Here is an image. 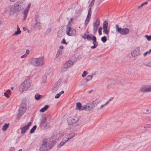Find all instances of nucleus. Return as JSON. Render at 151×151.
<instances>
[{
    "label": "nucleus",
    "instance_id": "obj_31",
    "mask_svg": "<svg viewBox=\"0 0 151 151\" xmlns=\"http://www.w3.org/2000/svg\"><path fill=\"white\" fill-rule=\"evenodd\" d=\"M93 36H94L93 35L91 34H90L89 35H88L87 36L86 39L88 41H90V40H92V39L93 38Z\"/></svg>",
    "mask_w": 151,
    "mask_h": 151
},
{
    "label": "nucleus",
    "instance_id": "obj_23",
    "mask_svg": "<svg viewBox=\"0 0 151 151\" xmlns=\"http://www.w3.org/2000/svg\"><path fill=\"white\" fill-rule=\"evenodd\" d=\"M91 16V15H87V16L85 22V25H86L89 22L90 20Z\"/></svg>",
    "mask_w": 151,
    "mask_h": 151
},
{
    "label": "nucleus",
    "instance_id": "obj_35",
    "mask_svg": "<svg viewBox=\"0 0 151 151\" xmlns=\"http://www.w3.org/2000/svg\"><path fill=\"white\" fill-rule=\"evenodd\" d=\"M103 29V32L104 33L107 35L109 33V30L107 29V28H104Z\"/></svg>",
    "mask_w": 151,
    "mask_h": 151
},
{
    "label": "nucleus",
    "instance_id": "obj_15",
    "mask_svg": "<svg viewBox=\"0 0 151 151\" xmlns=\"http://www.w3.org/2000/svg\"><path fill=\"white\" fill-rule=\"evenodd\" d=\"M92 40H93V45L91 47V48L94 49L96 48L98 45V43L96 41V38L95 36H93Z\"/></svg>",
    "mask_w": 151,
    "mask_h": 151
},
{
    "label": "nucleus",
    "instance_id": "obj_55",
    "mask_svg": "<svg viewBox=\"0 0 151 151\" xmlns=\"http://www.w3.org/2000/svg\"><path fill=\"white\" fill-rule=\"evenodd\" d=\"M29 52V50H26V54L27 55V54H28Z\"/></svg>",
    "mask_w": 151,
    "mask_h": 151
},
{
    "label": "nucleus",
    "instance_id": "obj_11",
    "mask_svg": "<svg viewBox=\"0 0 151 151\" xmlns=\"http://www.w3.org/2000/svg\"><path fill=\"white\" fill-rule=\"evenodd\" d=\"M67 120L69 124L71 125L76 123L78 121V119L77 118L73 119L69 117L67 118Z\"/></svg>",
    "mask_w": 151,
    "mask_h": 151
},
{
    "label": "nucleus",
    "instance_id": "obj_12",
    "mask_svg": "<svg viewBox=\"0 0 151 151\" xmlns=\"http://www.w3.org/2000/svg\"><path fill=\"white\" fill-rule=\"evenodd\" d=\"M90 103H88L84 106H83L81 108V110H85L86 111H89L93 108Z\"/></svg>",
    "mask_w": 151,
    "mask_h": 151
},
{
    "label": "nucleus",
    "instance_id": "obj_7",
    "mask_svg": "<svg viewBox=\"0 0 151 151\" xmlns=\"http://www.w3.org/2000/svg\"><path fill=\"white\" fill-rule=\"evenodd\" d=\"M116 32H118L120 34L123 35H127L130 32V30L128 28H119V26L118 24H116Z\"/></svg>",
    "mask_w": 151,
    "mask_h": 151
},
{
    "label": "nucleus",
    "instance_id": "obj_27",
    "mask_svg": "<svg viewBox=\"0 0 151 151\" xmlns=\"http://www.w3.org/2000/svg\"><path fill=\"white\" fill-rule=\"evenodd\" d=\"M49 107V106L48 105H45L44 107L42 108L40 110V111L42 112H44Z\"/></svg>",
    "mask_w": 151,
    "mask_h": 151
},
{
    "label": "nucleus",
    "instance_id": "obj_17",
    "mask_svg": "<svg viewBox=\"0 0 151 151\" xmlns=\"http://www.w3.org/2000/svg\"><path fill=\"white\" fill-rule=\"evenodd\" d=\"M140 91L142 92H148V86H142L140 89Z\"/></svg>",
    "mask_w": 151,
    "mask_h": 151
},
{
    "label": "nucleus",
    "instance_id": "obj_58",
    "mask_svg": "<svg viewBox=\"0 0 151 151\" xmlns=\"http://www.w3.org/2000/svg\"><path fill=\"white\" fill-rule=\"evenodd\" d=\"M53 87L58 88L57 87V84H55V85H54V86H53Z\"/></svg>",
    "mask_w": 151,
    "mask_h": 151
},
{
    "label": "nucleus",
    "instance_id": "obj_26",
    "mask_svg": "<svg viewBox=\"0 0 151 151\" xmlns=\"http://www.w3.org/2000/svg\"><path fill=\"white\" fill-rule=\"evenodd\" d=\"M83 9L81 7H80L79 9L78 10L76 11V15L78 16L80 15V14L81 13Z\"/></svg>",
    "mask_w": 151,
    "mask_h": 151
},
{
    "label": "nucleus",
    "instance_id": "obj_29",
    "mask_svg": "<svg viewBox=\"0 0 151 151\" xmlns=\"http://www.w3.org/2000/svg\"><path fill=\"white\" fill-rule=\"evenodd\" d=\"M10 90H7L6 92H5L4 93L5 96L8 98H9V95L10 93Z\"/></svg>",
    "mask_w": 151,
    "mask_h": 151
},
{
    "label": "nucleus",
    "instance_id": "obj_43",
    "mask_svg": "<svg viewBox=\"0 0 151 151\" xmlns=\"http://www.w3.org/2000/svg\"><path fill=\"white\" fill-rule=\"evenodd\" d=\"M102 28L101 27H100L99 29V35H101L102 34L101 31Z\"/></svg>",
    "mask_w": 151,
    "mask_h": 151
},
{
    "label": "nucleus",
    "instance_id": "obj_38",
    "mask_svg": "<svg viewBox=\"0 0 151 151\" xmlns=\"http://www.w3.org/2000/svg\"><path fill=\"white\" fill-rule=\"evenodd\" d=\"M88 72L87 71H84L83 74H82V76L83 77H85L86 76V75L88 74Z\"/></svg>",
    "mask_w": 151,
    "mask_h": 151
},
{
    "label": "nucleus",
    "instance_id": "obj_33",
    "mask_svg": "<svg viewBox=\"0 0 151 151\" xmlns=\"http://www.w3.org/2000/svg\"><path fill=\"white\" fill-rule=\"evenodd\" d=\"M46 118H45L44 120L43 121L42 123V125L44 127H45L47 126V123L46 120Z\"/></svg>",
    "mask_w": 151,
    "mask_h": 151
},
{
    "label": "nucleus",
    "instance_id": "obj_13",
    "mask_svg": "<svg viewBox=\"0 0 151 151\" xmlns=\"http://www.w3.org/2000/svg\"><path fill=\"white\" fill-rule=\"evenodd\" d=\"M32 124V122H29L28 123L27 125H25L23 127L21 128V133L22 134H23L28 129L29 127Z\"/></svg>",
    "mask_w": 151,
    "mask_h": 151
},
{
    "label": "nucleus",
    "instance_id": "obj_45",
    "mask_svg": "<svg viewBox=\"0 0 151 151\" xmlns=\"http://www.w3.org/2000/svg\"><path fill=\"white\" fill-rule=\"evenodd\" d=\"M95 0H92L91 3L89 4V6L91 7L93 5Z\"/></svg>",
    "mask_w": 151,
    "mask_h": 151
},
{
    "label": "nucleus",
    "instance_id": "obj_44",
    "mask_svg": "<svg viewBox=\"0 0 151 151\" xmlns=\"http://www.w3.org/2000/svg\"><path fill=\"white\" fill-rule=\"evenodd\" d=\"M151 127V124H145L144 126V127L145 128H148Z\"/></svg>",
    "mask_w": 151,
    "mask_h": 151
},
{
    "label": "nucleus",
    "instance_id": "obj_63",
    "mask_svg": "<svg viewBox=\"0 0 151 151\" xmlns=\"http://www.w3.org/2000/svg\"><path fill=\"white\" fill-rule=\"evenodd\" d=\"M84 35L85 36V37H86H86H87V35L86 34H84Z\"/></svg>",
    "mask_w": 151,
    "mask_h": 151
},
{
    "label": "nucleus",
    "instance_id": "obj_59",
    "mask_svg": "<svg viewBox=\"0 0 151 151\" xmlns=\"http://www.w3.org/2000/svg\"><path fill=\"white\" fill-rule=\"evenodd\" d=\"M82 37L83 39H85L86 38V37L84 36H82Z\"/></svg>",
    "mask_w": 151,
    "mask_h": 151
},
{
    "label": "nucleus",
    "instance_id": "obj_6",
    "mask_svg": "<svg viewBox=\"0 0 151 151\" xmlns=\"http://www.w3.org/2000/svg\"><path fill=\"white\" fill-rule=\"evenodd\" d=\"M72 20V18H70L68 22V25L66 28V33L69 36H73L75 35L76 33V30L73 28H71L68 25L70 24Z\"/></svg>",
    "mask_w": 151,
    "mask_h": 151
},
{
    "label": "nucleus",
    "instance_id": "obj_25",
    "mask_svg": "<svg viewBox=\"0 0 151 151\" xmlns=\"http://www.w3.org/2000/svg\"><path fill=\"white\" fill-rule=\"evenodd\" d=\"M9 125V123L6 124L5 123L3 126L2 130L3 131H5L7 129Z\"/></svg>",
    "mask_w": 151,
    "mask_h": 151
},
{
    "label": "nucleus",
    "instance_id": "obj_10",
    "mask_svg": "<svg viewBox=\"0 0 151 151\" xmlns=\"http://www.w3.org/2000/svg\"><path fill=\"white\" fill-rule=\"evenodd\" d=\"M140 51V47H138L131 51V55L133 57H135L139 55Z\"/></svg>",
    "mask_w": 151,
    "mask_h": 151
},
{
    "label": "nucleus",
    "instance_id": "obj_56",
    "mask_svg": "<svg viewBox=\"0 0 151 151\" xmlns=\"http://www.w3.org/2000/svg\"><path fill=\"white\" fill-rule=\"evenodd\" d=\"M17 31L19 30V31L20 32H21V31H20V29H19V27L18 26V25H17Z\"/></svg>",
    "mask_w": 151,
    "mask_h": 151
},
{
    "label": "nucleus",
    "instance_id": "obj_21",
    "mask_svg": "<svg viewBox=\"0 0 151 151\" xmlns=\"http://www.w3.org/2000/svg\"><path fill=\"white\" fill-rule=\"evenodd\" d=\"M90 103L91 104V105L92 106V107L93 108L97 105L99 103V102L97 100H95L91 102Z\"/></svg>",
    "mask_w": 151,
    "mask_h": 151
},
{
    "label": "nucleus",
    "instance_id": "obj_28",
    "mask_svg": "<svg viewBox=\"0 0 151 151\" xmlns=\"http://www.w3.org/2000/svg\"><path fill=\"white\" fill-rule=\"evenodd\" d=\"M64 91H62L58 93L55 96V98L56 99H57L59 98L60 95L63 94L64 93Z\"/></svg>",
    "mask_w": 151,
    "mask_h": 151
},
{
    "label": "nucleus",
    "instance_id": "obj_36",
    "mask_svg": "<svg viewBox=\"0 0 151 151\" xmlns=\"http://www.w3.org/2000/svg\"><path fill=\"white\" fill-rule=\"evenodd\" d=\"M62 53V51L60 49L58 50V51L57 53L56 57V58L58 57L60 55V54H61Z\"/></svg>",
    "mask_w": 151,
    "mask_h": 151
},
{
    "label": "nucleus",
    "instance_id": "obj_4",
    "mask_svg": "<svg viewBox=\"0 0 151 151\" xmlns=\"http://www.w3.org/2000/svg\"><path fill=\"white\" fill-rule=\"evenodd\" d=\"M30 86V83L29 80L26 79L21 84L19 88L20 92H23L27 91Z\"/></svg>",
    "mask_w": 151,
    "mask_h": 151
},
{
    "label": "nucleus",
    "instance_id": "obj_39",
    "mask_svg": "<svg viewBox=\"0 0 151 151\" xmlns=\"http://www.w3.org/2000/svg\"><path fill=\"white\" fill-rule=\"evenodd\" d=\"M58 89V88L52 87V93H54Z\"/></svg>",
    "mask_w": 151,
    "mask_h": 151
},
{
    "label": "nucleus",
    "instance_id": "obj_42",
    "mask_svg": "<svg viewBox=\"0 0 151 151\" xmlns=\"http://www.w3.org/2000/svg\"><path fill=\"white\" fill-rule=\"evenodd\" d=\"M21 32H20L18 31H15V32L13 34V35L15 36L17 35L18 34H19Z\"/></svg>",
    "mask_w": 151,
    "mask_h": 151
},
{
    "label": "nucleus",
    "instance_id": "obj_14",
    "mask_svg": "<svg viewBox=\"0 0 151 151\" xmlns=\"http://www.w3.org/2000/svg\"><path fill=\"white\" fill-rule=\"evenodd\" d=\"M31 6V4H29L27 6L26 8V9L24 11L23 14L24 15V20H25L26 19L27 17V14L28 13L29 8H30Z\"/></svg>",
    "mask_w": 151,
    "mask_h": 151
},
{
    "label": "nucleus",
    "instance_id": "obj_51",
    "mask_svg": "<svg viewBox=\"0 0 151 151\" xmlns=\"http://www.w3.org/2000/svg\"><path fill=\"white\" fill-rule=\"evenodd\" d=\"M148 92L151 91V86H148Z\"/></svg>",
    "mask_w": 151,
    "mask_h": 151
},
{
    "label": "nucleus",
    "instance_id": "obj_62",
    "mask_svg": "<svg viewBox=\"0 0 151 151\" xmlns=\"http://www.w3.org/2000/svg\"><path fill=\"white\" fill-rule=\"evenodd\" d=\"M86 32L87 33V34H88L89 32L87 30H86Z\"/></svg>",
    "mask_w": 151,
    "mask_h": 151
},
{
    "label": "nucleus",
    "instance_id": "obj_18",
    "mask_svg": "<svg viewBox=\"0 0 151 151\" xmlns=\"http://www.w3.org/2000/svg\"><path fill=\"white\" fill-rule=\"evenodd\" d=\"M57 35L58 37H61L64 35V34L62 30H60L58 31Z\"/></svg>",
    "mask_w": 151,
    "mask_h": 151
},
{
    "label": "nucleus",
    "instance_id": "obj_3",
    "mask_svg": "<svg viewBox=\"0 0 151 151\" xmlns=\"http://www.w3.org/2000/svg\"><path fill=\"white\" fill-rule=\"evenodd\" d=\"M26 110V103L25 102H22L18 110V114L17 116V119H19L25 113Z\"/></svg>",
    "mask_w": 151,
    "mask_h": 151
},
{
    "label": "nucleus",
    "instance_id": "obj_54",
    "mask_svg": "<svg viewBox=\"0 0 151 151\" xmlns=\"http://www.w3.org/2000/svg\"><path fill=\"white\" fill-rule=\"evenodd\" d=\"M144 6V5L143 4V3H142L140 6H139L137 8L138 9H139L141 7H142L143 6Z\"/></svg>",
    "mask_w": 151,
    "mask_h": 151
},
{
    "label": "nucleus",
    "instance_id": "obj_30",
    "mask_svg": "<svg viewBox=\"0 0 151 151\" xmlns=\"http://www.w3.org/2000/svg\"><path fill=\"white\" fill-rule=\"evenodd\" d=\"M108 23L107 21H105L103 24V29L105 28H108Z\"/></svg>",
    "mask_w": 151,
    "mask_h": 151
},
{
    "label": "nucleus",
    "instance_id": "obj_16",
    "mask_svg": "<svg viewBox=\"0 0 151 151\" xmlns=\"http://www.w3.org/2000/svg\"><path fill=\"white\" fill-rule=\"evenodd\" d=\"M42 24L40 22H36L35 25L34 26V27L35 28L40 29L42 26Z\"/></svg>",
    "mask_w": 151,
    "mask_h": 151
},
{
    "label": "nucleus",
    "instance_id": "obj_32",
    "mask_svg": "<svg viewBox=\"0 0 151 151\" xmlns=\"http://www.w3.org/2000/svg\"><path fill=\"white\" fill-rule=\"evenodd\" d=\"M37 127L36 125L34 126L31 129L30 131V133L31 134L32 133L34 132L36 130Z\"/></svg>",
    "mask_w": 151,
    "mask_h": 151
},
{
    "label": "nucleus",
    "instance_id": "obj_57",
    "mask_svg": "<svg viewBox=\"0 0 151 151\" xmlns=\"http://www.w3.org/2000/svg\"><path fill=\"white\" fill-rule=\"evenodd\" d=\"M64 47L63 46L61 45L60 47V49H63V48Z\"/></svg>",
    "mask_w": 151,
    "mask_h": 151
},
{
    "label": "nucleus",
    "instance_id": "obj_53",
    "mask_svg": "<svg viewBox=\"0 0 151 151\" xmlns=\"http://www.w3.org/2000/svg\"><path fill=\"white\" fill-rule=\"evenodd\" d=\"M114 97H111V98H110L109 100H108V101L106 102H108V103L110 101H111L112 100V99H113Z\"/></svg>",
    "mask_w": 151,
    "mask_h": 151
},
{
    "label": "nucleus",
    "instance_id": "obj_60",
    "mask_svg": "<svg viewBox=\"0 0 151 151\" xmlns=\"http://www.w3.org/2000/svg\"><path fill=\"white\" fill-rule=\"evenodd\" d=\"M147 4V2H146L145 3H143V4L144 5H145V4Z\"/></svg>",
    "mask_w": 151,
    "mask_h": 151
},
{
    "label": "nucleus",
    "instance_id": "obj_52",
    "mask_svg": "<svg viewBox=\"0 0 151 151\" xmlns=\"http://www.w3.org/2000/svg\"><path fill=\"white\" fill-rule=\"evenodd\" d=\"M27 56V55L26 54H24V55H22V56H21V58H25Z\"/></svg>",
    "mask_w": 151,
    "mask_h": 151
},
{
    "label": "nucleus",
    "instance_id": "obj_1",
    "mask_svg": "<svg viewBox=\"0 0 151 151\" xmlns=\"http://www.w3.org/2000/svg\"><path fill=\"white\" fill-rule=\"evenodd\" d=\"M53 145L52 141L47 142L46 139H43L42 145L40 147V151H46L52 148Z\"/></svg>",
    "mask_w": 151,
    "mask_h": 151
},
{
    "label": "nucleus",
    "instance_id": "obj_20",
    "mask_svg": "<svg viewBox=\"0 0 151 151\" xmlns=\"http://www.w3.org/2000/svg\"><path fill=\"white\" fill-rule=\"evenodd\" d=\"M82 107L80 102H78L76 103V109L78 110L79 111L82 110L81 108Z\"/></svg>",
    "mask_w": 151,
    "mask_h": 151
},
{
    "label": "nucleus",
    "instance_id": "obj_37",
    "mask_svg": "<svg viewBox=\"0 0 151 151\" xmlns=\"http://www.w3.org/2000/svg\"><path fill=\"white\" fill-rule=\"evenodd\" d=\"M101 40L104 42L105 43L107 41V38L105 36H104L101 37Z\"/></svg>",
    "mask_w": 151,
    "mask_h": 151
},
{
    "label": "nucleus",
    "instance_id": "obj_48",
    "mask_svg": "<svg viewBox=\"0 0 151 151\" xmlns=\"http://www.w3.org/2000/svg\"><path fill=\"white\" fill-rule=\"evenodd\" d=\"M62 44H63L65 45H67V43L66 42L64 38H63L61 42Z\"/></svg>",
    "mask_w": 151,
    "mask_h": 151
},
{
    "label": "nucleus",
    "instance_id": "obj_5",
    "mask_svg": "<svg viewBox=\"0 0 151 151\" xmlns=\"http://www.w3.org/2000/svg\"><path fill=\"white\" fill-rule=\"evenodd\" d=\"M75 133L74 132H73L70 133L68 135L65 137H64L60 144L58 145V148H60L68 140L73 138L75 135Z\"/></svg>",
    "mask_w": 151,
    "mask_h": 151
},
{
    "label": "nucleus",
    "instance_id": "obj_34",
    "mask_svg": "<svg viewBox=\"0 0 151 151\" xmlns=\"http://www.w3.org/2000/svg\"><path fill=\"white\" fill-rule=\"evenodd\" d=\"M41 95L37 94L35 96V98L36 100H38L41 98Z\"/></svg>",
    "mask_w": 151,
    "mask_h": 151
},
{
    "label": "nucleus",
    "instance_id": "obj_24",
    "mask_svg": "<svg viewBox=\"0 0 151 151\" xmlns=\"http://www.w3.org/2000/svg\"><path fill=\"white\" fill-rule=\"evenodd\" d=\"M143 64L144 65L146 66L151 67V60L149 61L145 62Z\"/></svg>",
    "mask_w": 151,
    "mask_h": 151
},
{
    "label": "nucleus",
    "instance_id": "obj_8",
    "mask_svg": "<svg viewBox=\"0 0 151 151\" xmlns=\"http://www.w3.org/2000/svg\"><path fill=\"white\" fill-rule=\"evenodd\" d=\"M23 9V6L22 4H18L16 3L14 5V6L11 8V12L13 14L19 12Z\"/></svg>",
    "mask_w": 151,
    "mask_h": 151
},
{
    "label": "nucleus",
    "instance_id": "obj_41",
    "mask_svg": "<svg viewBox=\"0 0 151 151\" xmlns=\"http://www.w3.org/2000/svg\"><path fill=\"white\" fill-rule=\"evenodd\" d=\"M51 31V29L50 28H48L46 31V34H48Z\"/></svg>",
    "mask_w": 151,
    "mask_h": 151
},
{
    "label": "nucleus",
    "instance_id": "obj_47",
    "mask_svg": "<svg viewBox=\"0 0 151 151\" xmlns=\"http://www.w3.org/2000/svg\"><path fill=\"white\" fill-rule=\"evenodd\" d=\"M93 27V32L94 33H95L97 31V30L98 29V27Z\"/></svg>",
    "mask_w": 151,
    "mask_h": 151
},
{
    "label": "nucleus",
    "instance_id": "obj_22",
    "mask_svg": "<svg viewBox=\"0 0 151 151\" xmlns=\"http://www.w3.org/2000/svg\"><path fill=\"white\" fill-rule=\"evenodd\" d=\"M93 76V75H88L84 79L86 81V82H87L88 81L91 80Z\"/></svg>",
    "mask_w": 151,
    "mask_h": 151
},
{
    "label": "nucleus",
    "instance_id": "obj_9",
    "mask_svg": "<svg viewBox=\"0 0 151 151\" xmlns=\"http://www.w3.org/2000/svg\"><path fill=\"white\" fill-rule=\"evenodd\" d=\"M73 64V62L71 60H69L66 62L64 65L63 67V70L64 71L67 70V69L70 67Z\"/></svg>",
    "mask_w": 151,
    "mask_h": 151
},
{
    "label": "nucleus",
    "instance_id": "obj_64",
    "mask_svg": "<svg viewBox=\"0 0 151 151\" xmlns=\"http://www.w3.org/2000/svg\"><path fill=\"white\" fill-rule=\"evenodd\" d=\"M18 151H22V149H20Z\"/></svg>",
    "mask_w": 151,
    "mask_h": 151
},
{
    "label": "nucleus",
    "instance_id": "obj_49",
    "mask_svg": "<svg viewBox=\"0 0 151 151\" xmlns=\"http://www.w3.org/2000/svg\"><path fill=\"white\" fill-rule=\"evenodd\" d=\"M91 7L88 11V15H91Z\"/></svg>",
    "mask_w": 151,
    "mask_h": 151
},
{
    "label": "nucleus",
    "instance_id": "obj_2",
    "mask_svg": "<svg viewBox=\"0 0 151 151\" xmlns=\"http://www.w3.org/2000/svg\"><path fill=\"white\" fill-rule=\"evenodd\" d=\"M43 57H40L37 58H32L29 61V63L35 67H37L43 64Z\"/></svg>",
    "mask_w": 151,
    "mask_h": 151
},
{
    "label": "nucleus",
    "instance_id": "obj_46",
    "mask_svg": "<svg viewBox=\"0 0 151 151\" xmlns=\"http://www.w3.org/2000/svg\"><path fill=\"white\" fill-rule=\"evenodd\" d=\"M145 37L147 38V39L148 41H150L151 40V35L148 36L147 35H146Z\"/></svg>",
    "mask_w": 151,
    "mask_h": 151
},
{
    "label": "nucleus",
    "instance_id": "obj_61",
    "mask_svg": "<svg viewBox=\"0 0 151 151\" xmlns=\"http://www.w3.org/2000/svg\"><path fill=\"white\" fill-rule=\"evenodd\" d=\"M93 91V90H91V91H88V93H90L91 92H92Z\"/></svg>",
    "mask_w": 151,
    "mask_h": 151
},
{
    "label": "nucleus",
    "instance_id": "obj_40",
    "mask_svg": "<svg viewBox=\"0 0 151 151\" xmlns=\"http://www.w3.org/2000/svg\"><path fill=\"white\" fill-rule=\"evenodd\" d=\"M151 52V50L150 49L149 50V51H147L145 52L144 54L143 55L144 56H146L148 54L150 53Z\"/></svg>",
    "mask_w": 151,
    "mask_h": 151
},
{
    "label": "nucleus",
    "instance_id": "obj_50",
    "mask_svg": "<svg viewBox=\"0 0 151 151\" xmlns=\"http://www.w3.org/2000/svg\"><path fill=\"white\" fill-rule=\"evenodd\" d=\"M107 104H108V102H106V103L105 104L102 105L100 107V109H102L104 106H105V105H107Z\"/></svg>",
    "mask_w": 151,
    "mask_h": 151
},
{
    "label": "nucleus",
    "instance_id": "obj_19",
    "mask_svg": "<svg viewBox=\"0 0 151 151\" xmlns=\"http://www.w3.org/2000/svg\"><path fill=\"white\" fill-rule=\"evenodd\" d=\"M100 20L99 19H97L95 22L93 23V27H98L100 24Z\"/></svg>",
    "mask_w": 151,
    "mask_h": 151
}]
</instances>
